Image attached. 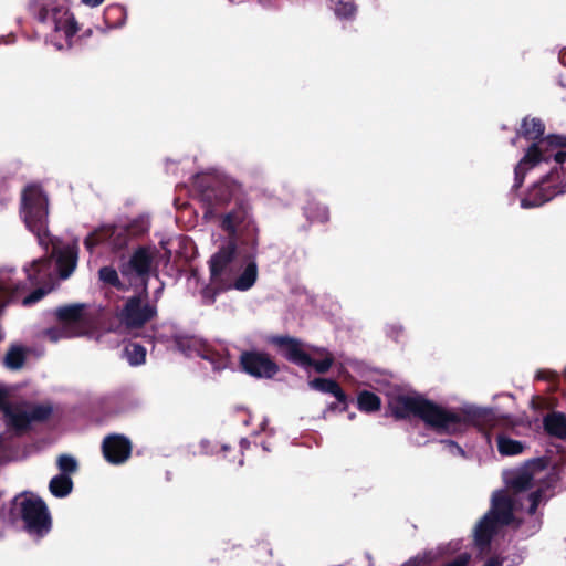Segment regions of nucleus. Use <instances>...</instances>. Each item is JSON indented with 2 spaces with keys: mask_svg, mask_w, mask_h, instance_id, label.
Returning a JSON list of instances; mask_svg holds the SVG:
<instances>
[{
  "mask_svg": "<svg viewBox=\"0 0 566 566\" xmlns=\"http://www.w3.org/2000/svg\"><path fill=\"white\" fill-rule=\"evenodd\" d=\"M127 242V232L120 227H103L85 239V247L92 250L99 243H106L114 250L122 249Z\"/></svg>",
  "mask_w": 566,
  "mask_h": 566,
  "instance_id": "obj_14",
  "label": "nucleus"
},
{
  "mask_svg": "<svg viewBox=\"0 0 566 566\" xmlns=\"http://www.w3.org/2000/svg\"><path fill=\"white\" fill-rule=\"evenodd\" d=\"M50 412L51 408L46 406L21 403L7 407L4 419L10 428L19 431L27 429L31 421L45 419Z\"/></svg>",
  "mask_w": 566,
  "mask_h": 566,
  "instance_id": "obj_9",
  "label": "nucleus"
},
{
  "mask_svg": "<svg viewBox=\"0 0 566 566\" xmlns=\"http://www.w3.org/2000/svg\"><path fill=\"white\" fill-rule=\"evenodd\" d=\"M505 482L507 489L494 493L491 510L474 528V544L481 552L504 525L527 521L536 531L541 524L536 510L551 496L552 474L541 460L506 473Z\"/></svg>",
  "mask_w": 566,
  "mask_h": 566,
  "instance_id": "obj_1",
  "label": "nucleus"
},
{
  "mask_svg": "<svg viewBox=\"0 0 566 566\" xmlns=\"http://www.w3.org/2000/svg\"><path fill=\"white\" fill-rule=\"evenodd\" d=\"M234 245L229 243L216 253L210 260L211 279L222 289L233 287L238 291H247L253 286L258 276V268L254 262H249L242 273L234 279L238 263L232 259Z\"/></svg>",
  "mask_w": 566,
  "mask_h": 566,
  "instance_id": "obj_6",
  "label": "nucleus"
},
{
  "mask_svg": "<svg viewBox=\"0 0 566 566\" xmlns=\"http://www.w3.org/2000/svg\"><path fill=\"white\" fill-rule=\"evenodd\" d=\"M31 10L51 30L50 41L57 50L71 48L78 27L69 0H32Z\"/></svg>",
  "mask_w": 566,
  "mask_h": 566,
  "instance_id": "obj_5",
  "label": "nucleus"
},
{
  "mask_svg": "<svg viewBox=\"0 0 566 566\" xmlns=\"http://www.w3.org/2000/svg\"><path fill=\"white\" fill-rule=\"evenodd\" d=\"M104 0H82V2L88 7H97L99 6Z\"/></svg>",
  "mask_w": 566,
  "mask_h": 566,
  "instance_id": "obj_32",
  "label": "nucleus"
},
{
  "mask_svg": "<svg viewBox=\"0 0 566 566\" xmlns=\"http://www.w3.org/2000/svg\"><path fill=\"white\" fill-rule=\"evenodd\" d=\"M247 443H248V442H247V440H245V439H242V440H241V444H242V446H244V444H247Z\"/></svg>",
  "mask_w": 566,
  "mask_h": 566,
  "instance_id": "obj_35",
  "label": "nucleus"
},
{
  "mask_svg": "<svg viewBox=\"0 0 566 566\" xmlns=\"http://www.w3.org/2000/svg\"><path fill=\"white\" fill-rule=\"evenodd\" d=\"M21 216L27 228L33 232L39 243L49 249L52 245V254L55 256V266L50 260L39 259L24 268L29 286L36 289L22 298L24 306L39 302L54 286L56 277H69L77 264V242L63 243L56 238H51L46 232L48 198L39 186L30 185L22 193Z\"/></svg>",
  "mask_w": 566,
  "mask_h": 566,
  "instance_id": "obj_2",
  "label": "nucleus"
},
{
  "mask_svg": "<svg viewBox=\"0 0 566 566\" xmlns=\"http://www.w3.org/2000/svg\"><path fill=\"white\" fill-rule=\"evenodd\" d=\"M25 355L22 348L12 347L4 357V365L9 369H19L23 366Z\"/></svg>",
  "mask_w": 566,
  "mask_h": 566,
  "instance_id": "obj_26",
  "label": "nucleus"
},
{
  "mask_svg": "<svg viewBox=\"0 0 566 566\" xmlns=\"http://www.w3.org/2000/svg\"><path fill=\"white\" fill-rule=\"evenodd\" d=\"M245 213L243 211H234L223 217L222 228L229 233H234L239 224L244 220Z\"/></svg>",
  "mask_w": 566,
  "mask_h": 566,
  "instance_id": "obj_27",
  "label": "nucleus"
},
{
  "mask_svg": "<svg viewBox=\"0 0 566 566\" xmlns=\"http://www.w3.org/2000/svg\"><path fill=\"white\" fill-rule=\"evenodd\" d=\"M4 398H6V395H4L3 390L0 389V405L2 403Z\"/></svg>",
  "mask_w": 566,
  "mask_h": 566,
  "instance_id": "obj_34",
  "label": "nucleus"
},
{
  "mask_svg": "<svg viewBox=\"0 0 566 566\" xmlns=\"http://www.w3.org/2000/svg\"><path fill=\"white\" fill-rule=\"evenodd\" d=\"M177 347L187 357H201L212 364L213 369H223L229 366V358L217 355L201 338L196 336H180L176 339Z\"/></svg>",
  "mask_w": 566,
  "mask_h": 566,
  "instance_id": "obj_10",
  "label": "nucleus"
},
{
  "mask_svg": "<svg viewBox=\"0 0 566 566\" xmlns=\"http://www.w3.org/2000/svg\"><path fill=\"white\" fill-rule=\"evenodd\" d=\"M331 8L335 12L338 18H350L355 11L356 7L353 0H329Z\"/></svg>",
  "mask_w": 566,
  "mask_h": 566,
  "instance_id": "obj_25",
  "label": "nucleus"
},
{
  "mask_svg": "<svg viewBox=\"0 0 566 566\" xmlns=\"http://www.w3.org/2000/svg\"><path fill=\"white\" fill-rule=\"evenodd\" d=\"M358 408L365 412L377 411L380 408V399L377 395L370 391H363L357 398Z\"/></svg>",
  "mask_w": 566,
  "mask_h": 566,
  "instance_id": "obj_22",
  "label": "nucleus"
},
{
  "mask_svg": "<svg viewBox=\"0 0 566 566\" xmlns=\"http://www.w3.org/2000/svg\"><path fill=\"white\" fill-rule=\"evenodd\" d=\"M545 430L557 438H566V416L560 412H553L544 419Z\"/></svg>",
  "mask_w": 566,
  "mask_h": 566,
  "instance_id": "obj_19",
  "label": "nucleus"
},
{
  "mask_svg": "<svg viewBox=\"0 0 566 566\" xmlns=\"http://www.w3.org/2000/svg\"><path fill=\"white\" fill-rule=\"evenodd\" d=\"M544 130L545 126L539 118L523 119L521 135L535 143L515 168V187H521L527 171L546 172V168H549V172L534 182L527 196L522 199L523 208L541 206L566 191V151L555 149V146L563 144V139L555 135L543 137Z\"/></svg>",
  "mask_w": 566,
  "mask_h": 566,
  "instance_id": "obj_3",
  "label": "nucleus"
},
{
  "mask_svg": "<svg viewBox=\"0 0 566 566\" xmlns=\"http://www.w3.org/2000/svg\"><path fill=\"white\" fill-rule=\"evenodd\" d=\"M396 417L406 418L416 415L427 426L440 433H457L468 426L467 419L459 412L446 409L421 397L400 396L390 402Z\"/></svg>",
  "mask_w": 566,
  "mask_h": 566,
  "instance_id": "obj_4",
  "label": "nucleus"
},
{
  "mask_svg": "<svg viewBox=\"0 0 566 566\" xmlns=\"http://www.w3.org/2000/svg\"><path fill=\"white\" fill-rule=\"evenodd\" d=\"M154 260V251L148 248L138 249L122 266L120 273L127 277L130 285L140 282L146 290L145 277L149 274V270Z\"/></svg>",
  "mask_w": 566,
  "mask_h": 566,
  "instance_id": "obj_11",
  "label": "nucleus"
},
{
  "mask_svg": "<svg viewBox=\"0 0 566 566\" xmlns=\"http://www.w3.org/2000/svg\"><path fill=\"white\" fill-rule=\"evenodd\" d=\"M14 506L32 536L42 537L51 528V518L44 502L34 495H22L15 499Z\"/></svg>",
  "mask_w": 566,
  "mask_h": 566,
  "instance_id": "obj_8",
  "label": "nucleus"
},
{
  "mask_svg": "<svg viewBox=\"0 0 566 566\" xmlns=\"http://www.w3.org/2000/svg\"><path fill=\"white\" fill-rule=\"evenodd\" d=\"M504 559L501 557H491L482 566H503Z\"/></svg>",
  "mask_w": 566,
  "mask_h": 566,
  "instance_id": "obj_31",
  "label": "nucleus"
},
{
  "mask_svg": "<svg viewBox=\"0 0 566 566\" xmlns=\"http://www.w3.org/2000/svg\"><path fill=\"white\" fill-rule=\"evenodd\" d=\"M523 444L517 441L510 439L505 436L497 437V449L502 455H516L522 453Z\"/></svg>",
  "mask_w": 566,
  "mask_h": 566,
  "instance_id": "obj_23",
  "label": "nucleus"
},
{
  "mask_svg": "<svg viewBox=\"0 0 566 566\" xmlns=\"http://www.w3.org/2000/svg\"><path fill=\"white\" fill-rule=\"evenodd\" d=\"M28 290V284L18 277L13 269H0V308L19 300Z\"/></svg>",
  "mask_w": 566,
  "mask_h": 566,
  "instance_id": "obj_12",
  "label": "nucleus"
},
{
  "mask_svg": "<svg viewBox=\"0 0 566 566\" xmlns=\"http://www.w3.org/2000/svg\"><path fill=\"white\" fill-rule=\"evenodd\" d=\"M241 365L244 371L259 378H271L277 371V366L268 356L259 353L242 354Z\"/></svg>",
  "mask_w": 566,
  "mask_h": 566,
  "instance_id": "obj_16",
  "label": "nucleus"
},
{
  "mask_svg": "<svg viewBox=\"0 0 566 566\" xmlns=\"http://www.w3.org/2000/svg\"><path fill=\"white\" fill-rule=\"evenodd\" d=\"M154 315L155 308L153 306L144 304L140 297H132L122 312V322L128 328H135L144 325Z\"/></svg>",
  "mask_w": 566,
  "mask_h": 566,
  "instance_id": "obj_15",
  "label": "nucleus"
},
{
  "mask_svg": "<svg viewBox=\"0 0 566 566\" xmlns=\"http://www.w3.org/2000/svg\"><path fill=\"white\" fill-rule=\"evenodd\" d=\"M86 336V331H72L70 327H53L44 332V337L50 342L56 343L60 339L69 337Z\"/></svg>",
  "mask_w": 566,
  "mask_h": 566,
  "instance_id": "obj_21",
  "label": "nucleus"
},
{
  "mask_svg": "<svg viewBox=\"0 0 566 566\" xmlns=\"http://www.w3.org/2000/svg\"><path fill=\"white\" fill-rule=\"evenodd\" d=\"M102 447L105 459L113 464L125 462L132 451L129 440L119 434L105 438Z\"/></svg>",
  "mask_w": 566,
  "mask_h": 566,
  "instance_id": "obj_17",
  "label": "nucleus"
},
{
  "mask_svg": "<svg viewBox=\"0 0 566 566\" xmlns=\"http://www.w3.org/2000/svg\"><path fill=\"white\" fill-rule=\"evenodd\" d=\"M57 467L61 474L69 475L77 470V461L72 455L62 454L57 459Z\"/></svg>",
  "mask_w": 566,
  "mask_h": 566,
  "instance_id": "obj_29",
  "label": "nucleus"
},
{
  "mask_svg": "<svg viewBox=\"0 0 566 566\" xmlns=\"http://www.w3.org/2000/svg\"><path fill=\"white\" fill-rule=\"evenodd\" d=\"M446 448L448 449V451L451 454L463 455V453H464L463 450L458 444H455L453 441H447L446 442Z\"/></svg>",
  "mask_w": 566,
  "mask_h": 566,
  "instance_id": "obj_30",
  "label": "nucleus"
},
{
  "mask_svg": "<svg viewBox=\"0 0 566 566\" xmlns=\"http://www.w3.org/2000/svg\"><path fill=\"white\" fill-rule=\"evenodd\" d=\"M55 314L56 317L63 323L64 327H70L72 331H86V336L91 335L93 321L85 313L84 305L74 304L59 307Z\"/></svg>",
  "mask_w": 566,
  "mask_h": 566,
  "instance_id": "obj_13",
  "label": "nucleus"
},
{
  "mask_svg": "<svg viewBox=\"0 0 566 566\" xmlns=\"http://www.w3.org/2000/svg\"><path fill=\"white\" fill-rule=\"evenodd\" d=\"M308 386L314 390L333 395L340 403L345 405L344 409H346L347 397L335 380L315 378L308 382Z\"/></svg>",
  "mask_w": 566,
  "mask_h": 566,
  "instance_id": "obj_18",
  "label": "nucleus"
},
{
  "mask_svg": "<svg viewBox=\"0 0 566 566\" xmlns=\"http://www.w3.org/2000/svg\"><path fill=\"white\" fill-rule=\"evenodd\" d=\"M272 342L286 359L303 368L313 367L317 373L325 374L334 363L333 354L325 348L305 345L290 337H275Z\"/></svg>",
  "mask_w": 566,
  "mask_h": 566,
  "instance_id": "obj_7",
  "label": "nucleus"
},
{
  "mask_svg": "<svg viewBox=\"0 0 566 566\" xmlns=\"http://www.w3.org/2000/svg\"><path fill=\"white\" fill-rule=\"evenodd\" d=\"M99 279L106 284L113 285L118 289H124V284L120 282L118 274L115 269L104 266L99 270Z\"/></svg>",
  "mask_w": 566,
  "mask_h": 566,
  "instance_id": "obj_28",
  "label": "nucleus"
},
{
  "mask_svg": "<svg viewBox=\"0 0 566 566\" xmlns=\"http://www.w3.org/2000/svg\"><path fill=\"white\" fill-rule=\"evenodd\" d=\"M327 219V212L324 210L322 216L319 217L321 221H325Z\"/></svg>",
  "mask_w": 566,
  "mask_h": 566,
  "instance_id": "obj_33",
  "label": "nucleus"
},
{
  "mask_svg": "<svg viewBox=\"0 0 566 566\" xmlns=\"http://www.w3.org/2000/svg\"><path fill=\"white\" fill-rule=\"evenodd\" d=\"M125 356L132 366H138L146 360V349L138 344H128L125 347Z\"/></svg>",
  "mask_w": 566,
  "mask_h": 566,
  "instance_id": "obj_24",
  "label": "nucleus"
},
{
  "mask_svg": "<svg viewBox=\"0 0 566 566\" xmlns=\"http://www.w3.org/2000/svg\"><path fill=\"white\" fill-rule=\"evenodd\" d=\"M50 492L56 497L69 495L73 489V482L70 475L59 474L51 479L49 484Z\"/></svg>",
  "mask_w": 566,
  "mask_h": 566,
  "instance_id": "obj_20",
  "label": "nucleus"
}]
</instances>
